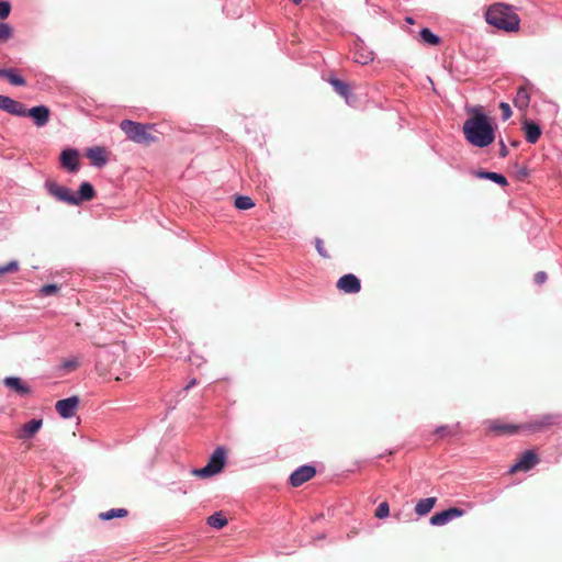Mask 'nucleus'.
Segmentation results:
<instances>
[{
  "label": "nucleus",
  "mask_w": 562,
  "mask_h": 562,
  "mask_svg": "<svg viewBox=\"0 0 562 562\" xmlns=\"http://www.w3.org/2000/svg\"><path fill=\"white\" fill-rule=\"evenodd\" d=\"M78 405H79V397L70 396V397L57 401L55 404V408H56L57 413L63 418H71L72 416H75Z\"/></svg>",
  "instance_id": "9"
},
{
  "label": "nucleus",
  "mask_w": 562,
  "mask_h": 562,
  "mask_svg": "<svg viewBox=\"0 0 562 562\" xmlns=\"http://www.w3.org/2000/svg\"><path fill=\"white\" fill-rule=\"evenodd\" d=\"M295 4L301 3L302 0H292Z\"/></svg>",
  "instance_id": "47"
},
{
  "label": "nucleus",
  "mask_w": 562,
  "mask_h": 562,
  "mask_svg": "<svg viewBox=\"0 0 562 562\" xmlns=\"http://www.w3.org/2000/svg\"><path fill=\"white\" fill-rule=\"evenodd\" d=\"M501 149H499V156L506 157L508 155V149L503 140L499 142Z\"/></svg>",
  "instance_id": "43"
},
{
  "label": "nucleus",
  "mask_w": 562,
  "mask_h": 562,
  "mask_svg": "<svg viewBox=\"0 0 562 562\" xmlns=\"http://www.w3.org/2000/svg\"><path fill=\"white\" fill-rule=\"evenodd\" d=\"M12 36V29L7 23H0V43L7 42Z\"/></svg>",
  "instance_id": "33"
},
{
  "label": "nucleus",
  "mask_w": 562,
  "mask_h": 562,
  "mask_svg": "<svg viewBox=\"0 0 562 562\" xmlns=\"http://www.w3.org/2000/svg\"><path fill=\"white\" fill-rule=\"evenodd\" d=\"M95 196V191L91 183L82 182L79 187L78 193H75V199L77 202L75 205H79L83 201H91Z\"/></svg>",
  "instance_id": "20"
},
{
  "label": "nucleus",
  "mask_w": 562,
  "mask_h": 562,
  "mask_svg": "<svg viewBox=\"0 0 562 562\" xmlns=\"http://www.w3.org/2000/svg\"><path fill=\"white\" fill-rule=\"evenodd\" d=\"M353 60L360 65H368L374 59L372 50L364 47L362 44H356L353 49Z\"/></svg>",
  "instance_id": "17"
},
{
  "label": "nucleus",
  "mask_w": 562,
  "mask_h": 562,
  "mask_svg": "<svg viewBox=\"0 0 562 562\" xmlns=\"http://www.w3.org/2000/svg\"><path fill=\"white\" fill-rule=\"evenodd\" d=\"M234 205L238 210H249L254 207L255 203L252 199L247 195H238L235 199Z\"/></svg>",
  "instance_id": "27"
},
{
  "label": "nucleus",
  "mask_w": 562,
  "mask_h": 562,
  "mask_svg": "<svg viewBox=\"0 0 562 562\" xmlns=\"http://www.w3.org/2000/svg\"><path fill=\"white\" fill-rule=\"evenodd\" d=\"M44 186L48 194L56 200L69 205H75L77 202L75 199V193L70 189L58 184L56 181L46 180Z\"/></svg>",
  "instance_id": "5"
},
{
  "label": "nucleus",
  "mask_w": 562,
  "mask_h": 562,
  "mask_svg": "<svg viewBox=\"0 0 562 562\" xmlns=\"http://www.w3.org/2000/svg\"><path fill=\"white\" fill-rule=\"evenodd\" d=\"M488 180H492L502 187H506L508 184L507 179L503 175L497 172H491V175L488 176Z\"/></svg>",
  "instance_id": "34"
},
{
  "label": "nucleus",
  "mask_w": 562,
  "mask_h": 562,
  "mask_svg": "<svg viewBox=\"0 0 562 562\" xmlns=\"http://www.w3.org/2000/svg\"><path fill=\"white\" fill-rule=\"evenodd\" d=\"M3 382L8 387L20 395H27L31 393V389L20 378L9 376L5 378Z\"/></svg>",
  "instance_id": "21"
},
{
  "label": "nucleus",
  "mask_w": 562,
  "mask_h": 562,
  "mask_svg": "<svg viewBox=\"0 0 562 562\" xmlns=\"http://www.w3.org/2000/svg\"><path fill=\"white\" fill-rule=\"evenodd\" d=\"M0 110L12 115L26 116V109L23 103L15 101L9 97L0 94Z\"/></svg>",
  "instance_id": "12"
},
{
  "label": "nucleus",
  "mask_w": 562,
  "mask_h": 562,
  "mask_svg": "<svg viewBox=\"0 0 562 562\" xmlns=\"http://www.w3.org/2000/svg\"><path fill=\"white\" fill-rule=\"evenodd\" d=\"M120 127L127 138L134 143L150 145L158 142V137L151 132L154 130V125L123 120L120 123Z\"/></svg>",
  "instance_id": "3"
},
{
  "label": "nucleus",
  "mask_w": 562,
  "mask_h": 562,
  "mask_svg": "<svg viewBox=\"0 0 562 562\" xmlns=\"http://www.w3.org/2000/svg\"><path fill=\"white\" fill-rule=\"evenodd\" d=\"M458 432V425L454 427L440 426L435 430V434L440 437L454 436Z\"/></svg>",
  "instance_id": "30"
},
{
  "label": "nucleus",
  "mask_w": 562,
  "mask_h": 562,
  "mask_svg": "<svg viewBox=\"0 0 562 562\" xmlns=\"http://www.w3.org/2000/svg\"><path fill=\"white\" fill-rule=\"evenodd\" d=\"M336 286L344 293L355 294L361 290L360 280L352 273H348L338 279Z\"/></svg>",
  "instance_id": "11"
},
{
  "label": "nucleus",
  "mask_w": 562,
  "mask_h": 562,
  "mask_svg": "<svg viewBox=\"0 0 562 562\" xmlns=\"http://www.w3.org/2000/svg\"><path fill=\"white\" fill-rule=\"evenodd\" d=\"M4 78L9 80L11 85L14 86H25L26 81L25 79L20 76L14 69H7Z\"/></svg>",
  "instance_id": "26"
},
{
  "label": "nucleus",
  "mask_w": 562,
  "mask_h": 562,
  "mask_svg": "<svg viewBox=\"0 0 562 562\" xmlns=\"http://www.w3.org/2000/svg\"><path fill=\"white\" fill-rule=\"evenodd\" d=\"M406 22H407V23H413V19H412V18H407V19H406Z\"/></svg>",
  "instance_id": "46"
},
{
  "label": "nucleus",
  "mask_w": 562,
  "mask_h": 562,
  "mask_svg": "<svg viewBox=\"0 0 562 562\" xmlns=\"http://www.w3.org/2000/svg\"><path fill=\"white\" fill-rule=\"evenodd\" d=\"M486 22L499 30L514 32L519 29L520 19L514 8L504 3H495L485 14Z\"/></svg>",
  "instance_id": "2"
},
{
  "label": "nucleus",
  "mask_w": 562,
  "mask_h": 562,
  "mask_svg": "<svg viewBox=\"0 0 562 562\" xmlns=\"http://www.w3.org/2000/svg\"><path fill=\"white\" fill-rule=\"evenodd\" d=\"M488 432L495 435V436H504V435H514L519 431H522L521 424L520 425H514L506 423L501 419L492 420L488 423L487 427Z\"/></svg>",
  "instance_id": "7"
},
{
  "label": "nucleus",
  "mask_w": 562,
  "mask_h": 562,
  "mask_svg": "<svg viewBox=\"0 0 562 562\" xmlns=\"http://www.w3.org/2000/svg\"><path fill=\"white\" fill-rule=\"evenodd\" d=\"M79 363L77 359H69L63 362V368H65L68 371H74L78 368Z\"/></svg>",
  "instance_id": "39"
},
{
  "label": "nucleus",
  "mask_w": 562,
  "mask_h": 562,
  "mask_svg": "<svg viewBox=\"0 0 562 562\" xmlns=\"http://www.w3.org/2000/svg\"><path fill=\"white\" fill-rule=\"evenodd\" d=\"M19 270V263L16 261H10L5 266L0 267V274L11 273Z\"/></svg>",
  "instance_id": "35"
},
{
  "label": "nucleus",
  "mask_w": 562,
  "mask_h": 562,
  "mask_svg": "<svg viewBox=\"0 0 562 562\" xmlns=\"http://www.w3.org/2000/svg\"><path fill=\"white\" fill-rule=\"evenodd\" d=\"M420 37L426 44L429 45H438L440 43V38L429 29H423L420 31Z\"/></svg>",
  "instance_id": "28"
},
{
  "label": "nucleus",
  "mask_w": 562,
  "mask_h": 562,
  "mask_svg": "<svg viewBox=\"0 0 562 562\" xmlns=\"http://www.w3.org/2000/svg\"><path fill=\"white\" fill-rule=\"evenodd\" d=\"M547 273L543 271H539L535 274V282L538 284H543L547 281Z\"/></svg>",
  "instance_id": "40"
},
{
  "label": "nucleus",
  "mask_w": 562,
  "mask_h": 562,
  "mask_svg": "<svg viewBox=\"0 0 562 562\" xmlns=\"http://www.w3.org/2000/svg\"><path fill=\"white\" fill-rule=\"evenodd\" d=\"M499 109L502 111V119L504 121L508 120L512 116L510 105L506 102H501Z\"/></svg>",
  "instance_id": "37"
},
{
  "label": "nucleus",
  "mask_w": 562,
  "mask_h": 562,
  "mask_svg": "<svg viewBox=\"0 0 562 562\" xmlns=\"http://www.w3.org/2000/svg\"><path fill=\"white\" fill-rule=\"evenodd\" d=\"M60 161L68 171L76 172L79 168V154L75 149H65L61 151Z\"/></svg>",
  "instance_id": "15"
},
{
  "label": "nucleus",
  "mask_w": 562,
  "mask_h": 562,
  "mask_svg": "<svg viewBox=\"0 0 562 562\" xmlns=\"http://www.w3.org/2000/svg\"><path fill=\"white\" fill-rule=\"evenodd\" d=\"M465 139L473 146L487 147L494 142V131L485 114L474 112L463 124Z\"/></svg>",
  "instance_id": "1"
},
{
  "label": "nucleus",
  "mask_w": 562,
  "mask_h": 562,
  "mask_svg": "<svg viewBox=\"0 0 562 562\" xmlns=\"http://www.w3.org/2000/svg\"><path fill=\"white\" fill-rule=\"evenodd\" d=\"M559 423V415L557 414H546L543 416H540L538 418H535L533 420L521 424L522 431L526 432H540L544 431L552 426L557 425Z\"/></svg>",
  "instance_id": "6"
},
{
  "label": "nucleus",
  "mask_w": 562,
  "mask_h": 562,
  "mask_svg": "<svg viewBox=\"0 0 562 562\" xmlns=\"http://www.w3.org/2000/svg\"><path fill=\"white\" fill-rule=\"evenodd\" d=\"M50 111L46 105H37L30 110H26V116L34 120L36 126H45L49 121Z\"/></svg>",
  "instance_id": "14"
},
{
  "label": "nucleus",
  "mask_w": 562,
  "mask_h": 562,
  "mask_svg": "<svg viewBox=\"0 0 562 562\" xmlns=\"http://www.w3.org/2000/svg\"><path fill=\"white\" fill-rule=\"evenodd\" d=\"M530 102V94L525 87H519L514 98V105L521 111L528 109Z\"/></svg>",
  "instance_id": "22"
},
{
  "label": "nucleus",
  "mask_w": 562,
  "mask_h": 562,
  "mask_svg": "<svg viewBox=\"0 0 562 562\" xmlns=\"http://www.w3.org/2000/svg\"><path fill=\"white\" fill-rule=\"evenodd\" d=\"M492 171H484V170H479V171H475L473 172L475 177L477 178H481V179H488V176L491 175Z\"/></svg>",
  "instance_id": "41"
},
{
  "label": "nucleus",
  "mask_w": 562,
  "mask_h": 562,
  "mask_svg": "<svg viewBox=\"0 0 562 562\" xmlns=\"http://www.w3.org/2000/svg\"><path fill=\"white\" fill-rule=\"evenodd\" d=\"M315 246H316V250L318 251V254L322 257H324V258H328L329 257L327 250L325 249L324 241L322 239L316 238Z\"/></svg>",
  "instance_id": "38"
},
{
  "label": "nucleus",
  "mask_w": 562,
  "mask_h": 562,
  "mask_svg": "<svg viewBox=\"0 0 562 562\" xmlns=\"http://www.w3.org/2000/svg\"><path fill=\"white\" fill-rule=\"evenodd\" d=\"M437 498L436 497H427L418 501V503L415 506V513L418 516H425L427 515L436 505Z\"/></svg>",
  "instance_id": "23"
},
{
  "label": "nucleus",
  "mask_w": 562,
  "mask_h": 562,
  "mask_svg": "<svg viewBox=\"0 0 562 562\" xmlns=\"http://www.w3.org/2000/svg\"><path fill=\"white\" fill-rule=\"evenodd\" d=\"M522 130L525 131L526 140L530 144H535L538 142L541 135V128L538 124L532 121L526 120L522 125Z\"/></svg>",
  "instance_id": "19"
},
{
  "label": "nucleus",
  "mask_w": 562,
  "mask_h": 562,
  "mask_svg": "<svg viewBox=\"0 0 562 562\" xmlns=\"http://www.w3.org/2000/svg\"><path fill=\"white\" fill-rule=\"evenodd\" d=\"M87 157L91 160L93 166L99 168L103 167L108 162L106 150L100 146L89 148L87 151Z\"/></svg>",
  "instance_id": "16"
},
{
  "label": "nucleus",
  "mask_w": 562,
  "mask_h": 562,
  "mask_svg": "<svg viewBox=\"0 0 562 562\" xmlns=\"http://www.w3.org/2000/svg\"><path fill=\"white\" fill-rule=\"evenodd\" d=\"M206 524L215 529H222L228 524V520L222 512H218L207 517Z\"/></svg>",
  "instance_id": "24"
},
{
  "label": "nucleus",
  "mask_w": 562,
  "mask_h": 562,
  "mask_svg": "<svg viewBox=\"0 0 562 562\" xmlns=\"http://www.w3.org/2000/svg\"><path fill=\"white\" fill-rule=\"evenodd\" d=\"M11 12V4L7 1L0 2V19L4 20L9 16Z\"/></svg>",
  "instance_id": "36"
},
{
  "label": "nucleus",
  "mask_w": 562,
  "mask_h": 562,
  "mask_svg": "<svg viewBox=\"0 0 562 562\" xmlns=\"http://www.w3.org/2000/svg\"><path fill=\"white\" fill-rule=\"evenodd\" d=\"M390 514V506L387 502H382L375 509L374 516L379 519L386 518Z\"/></svg>",
  "instance_id": "32"
},
{
  "label": "nucleus",
  "mask_w": 562,
  "mask_h": 562,
  "mask_svg": "<svg viewBox=\"0 0 562 562\" xmlns=\"http://www.w3.org/2000/svg\"><path fill=\"white\" fill-rule=\"evenodd\" d=\"M539 462L537 453L532 450L525 451L518 459V461L512 465L510 472H527L531 470Z\"/></svg>",
  "instance_id": "8"
},
{
  "label": "nucleus",
  "mask_w": 562,
  "mask_h": 562,
  "mask_svg": "<svg viewBox=\"0 0 562 562\" xmlns=\"http://www.w3.org/2000/svg\"><path fill=\"white\" fill-rule=\"evenodd\" d=\"M60 288L57 284H46L40 289L41 296L55 295L59 292Z\"/></svg>",
  "instance_id": "31"
},
{
  "label": "nucleus",
  "mask_w": 562,
  "mask_h": 562,
  "mask_svg": "<svg viewBox=\"0 0 562 562\" xmlns=\"http://www.w3.org/2000/svg\"><path fill=\"white\" fill-rule=\"evenodd\" d=\"M316 474V470L312 465H302L296 469L290 476V483L292 486L297 487L303 483L313 479Z\"/></svg>",
  "instance_id": "10"
},
{
  "label": "nucleus",
  "mask_w": 562,
  "mask_h": 562,
  "mask_svg": "<svg viewBox=\"0 0 562 562\" xmlns=\"http://www.w3.org/2000/svg\"><path fill=\"white\" fill-rule=\"evenodd\" d=\"M7 69H0V77H3L4 78V75L5 74Z\"/></svg>",
  "instance_id": "45"
},
{
  "label": "nucleus",
  "mask_w": 562,
  "mask_h": 562,
  "mask_svg": "<svg viewBox=\"0 0 562 562\" xmlns=\"http://www.w3.org/2000/svg\"><path fill=\"white\" fill-rule=\"evenodd\" d=\"M42 425V419H32L22 426L16 437L19 439H30L41 429Z\"/></svg>",
  "instance_id": "18"
},
{
  "label": "nucleus",
  "mask_w": 562,
  "mask_h": 562,
  "mask_svg": "<svg viewBox=\"0 0 562 562\" xmlns=\"http://www.w3.org/2000/svg\"><path fill=\"white\" fill-rule=\"evenodd\" d=\"M527 176H528V169L526 167H524L522 169L519 170L520 178H525Z\"/></svg>",
  "instance_id": "44"
},
{
  "label": "nucleus",
  "mask_w": 562,
  "mask_h": 562,
  "mask_svg": "<svg viewBox=\"0 0 562 562\" xmlns=\"http://www.w3.org/2000/svg\"><path fill=\"white\" fill-rule=\"evenodd\" d=\"M463 510L457 507H451L447 510L436 513L430 518V524L434 526H443L450 520L463 515Z\"/></svg>",
  "instance_id": "13"
},
{
  "label": "nucleus",
  "mask_w": 562,
  "mask_h": 562,
  "mask_svg": "<svg viewBox=\"0 0 562 562\" xmlns=\"http://www.w3.org/2000/svg\"><path fill=\"white\" fill-rule=\"evenodd\" d=\"M127 514H128V512L125 508H113V509L100 513L99 518L102 520H110L113 518L126 517Z\"/></svg>",
  "instance_id": "25"
},
{
  "label": "nucleus",
  "mask_w": 562,
  "mask_h": 562,
  "mask_svg": "<svg viewBox=\"0 0 562 562\" xmlns=\"http://www.w3.org/2000/svg\"><path fill=\"white\" fill-rule=\"evenodd\" d=\"M492 171H484V170H479V171H475L473 172L475 177L477 178H481V179H488V176L491 175Z\"/></svg>",
  "instance_id": "42"
},
{
  "label": "nucleus",
  "mask_w": 562,
  "mask_h": 562,
  "mask_svg": "<svg viewBox=\"0 0 562 562\" xmlns=\"http://www.w3.org/2000/svg\"><path fill=\"white\" fill-rule=\"evenodd\" d=\"M226 461L227 450L224 447H217L211 454L206 465L200 469H194L191 471V473L192 475L201 479L212 477L224 470Z\"/></svg>",
  "instance_id": "4"
},
{
  "label": "nucleus",
  "mask_w": 562,
  "mask_h": 562,
  "mask_svg": "<svg viewBox=\"0 0 562 562\" xmlns=\"http://www.w3.org/2000/svg\"><path fill=\"white\" fill-rule=\"evenodd\" d=\"M329 82L331 83L336 92L339 93L340 95L346 97L348 94L349 87L346 82L335 78L330 79Z\"/></svg>",
  "instance_id": "29"
}]
</instances>
